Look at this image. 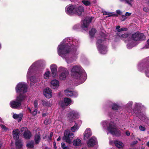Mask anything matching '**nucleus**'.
<instances>
[{"mask_svg":"<svg viewBox=\"0 0 149 149\" xmlns=\"http://www.w3.org/2000/svg\"><path fill=\"white\" fill-rule=\"evenodd\" d=\"M70 40L69 38L65 39L58 46L57 48L58 53L59 55L63 57L65 54L69 53H74L76 51L75 42H73V43L70 46L68 45L66 42H68Z\"/></svg>","mask_w":149,"mask_h":149,"instance_id":"nucleus-1","label":"nucleus"},{"mask_svg":"<svg viewBox=\"0 0 149 149\" xmlns=\"http://www.w3.org/2000/svg\"><path fill=\"white\" fill-rule=\"evenodd\" d=\"M71 74L74 78L80 80V83H83L86 78V73L82 67L79 65L73 66L71 70Z\"/></svg>","mask_w":149,"mask_h":149,"instance_id":"nucleus-2","label":"nucleus"},{"mask_svg":"<svg viewBox=\"0 0 149 149\" xmlns=\"http://www.w3.org/2000/svg\"><path fill=\"white\" fill-rule=\"evenodd\" d=\"M101 124L104 128H107V130L112 134L117 136L120 135V130L116 129L113 123L111 122L109 123L107 121H104L102 122Z\"/></svg>","mask_w":149,"mask_h":149,"instance_id":"nucleus-3","label":"nucleus"},{"mask_svg":"<svg viewBox=\"0 0 149 149\" xmlns=\"http://www.w3.org/2000/svg\"><path fill=\"white\" fill-rule=\"evenodd\" d=\"M25 97V96L20 94L17 97L16 100H12L10 102V106L13 108L19 109L21 105V102L24 100Z\"/></svg>","mask_w":149,"mask_h":149,"instance_id":"nucleus-4","label":"nucleus"},{"mask_svg":"<svg viewBox=\"0 0 149 149\" xmlns=\"http://www.w3.org/2000/svg\"><path fill=\"white\" fill-rule=\"evenodd\" d=\"M45 63V62L44 61L42 60H39L36 61V62L33 63L32 65L29 69L27 74V78L28 81H30L33 84L34 82H35V78L33 76H32L31 78H30V76L31 74V73L33 71L32 67L36 66L38 65H41L42 64H44Z\"/></svg>","mask_w":149,"mask_h":149,"instance_id":"nucleus-5","label":"nucleus"},{"mask_svg":"<svg viewBox=\"0 0 149 149\" xmlns=\"http://www.w3.org/2000/svg\"><path fill=\"white\" fill-rule=\"evenodd\" d=\"M67 119L70 122L73 121V118H78L79 114L77 111L70 109L67 112Z\"/></svg>","mask_w":149,"mask_h":149,"instance_id":"nucleus-6","label":"nucleus"},{"mask_svg":"<svg viewBox=\"0 0 149 149\" xmlns=\"http://www.w3.org/2000/svg\"><path fill=\"white\" fill-rule=\"evenodd\" d=\"M104 40L103 38L102 40L99 39L97 43V45L98 50L100 53L102 54H105L107 51L106 47L103 46L102 44V41Z\"/></svg>","mask_w":149,"mask_h":149,"instance_id":"nucleus-7","label":"nucleus"},{"mask_svg":"<svg viewBox=\"0 0 149 149\" xmlns=\"http://www.w3.org/2000/svg\"><path fill=\"white\" fill-rule=\"evenodd\" d=\"M74 134L67 130H65L64 132V136L63 137V139L69 144H71L72 143V139L74 137Z\"/></svg>","mask_w":149,"mask_h":149,"instance_id":"nucleus-8","label":"nucleus"},{"mask_svg":"<svg viewBox=\"0 0 149 149\" xmlns=\"http://www.w3.org/2000/svg\"><path fill=\"white\" fill-rule=\"evenodd\" d=\"M27 89L26 85L23 82L18 83L16 87V91L17 93H25Z\"/></svg>","mask_w":149,"mask_h":149,"instance_id":"nucleus-9","label":"nucleus"},{"mask_svg":"<svg viewBox=\"0 0 149 149\" xmlns=\"http://www.w3.org/2000/svg\"><path fill=\"white\" fill-rule=\"evenodd\" d=\"M58 72L61 73L59 75L60 79L61 80L65 79L68 74L67 70L64 68L60 67L58 69Z\"/></svg>","mask_w":149,"mask_h":149,"instance_id":"nucleus-10","label":"nucleus"},{"mask_svg":"<svg viewBox=\"0 0 149 149\" xmlns=\"http://www.w3.org/2000/svg\"><path fill=\"white\" fill-rule=\"evenodd\" d=\"M75 5H69L65 8V13L68 15H73L75 14Z\"/></svg>","mask_w":149,"mask_h":149,"instance_id":"nucleus-11","label":"nucleus"},{"mask_svg":"<svg viewBox=\"0 0 149 149\" xmlns=\"http://www.w3.org/2000/svg\"><path fill=\"white\" fill-rule=\"evenodd\" d=\"M132 37L133 40L136 41L140 40H144L145 38V37L143 33L139 32L133 34L132 36Z\"/></svg>","mask_w":149,"mask_h":149,"instance_id":"nucleus-12","label":"nucleus"},{"mask_svg":"<svg viewBox=\"0 0 149 149\" xmlns=\"http://www.w3.org/2000/svg\"><path fill=\"white\" fill-rule=\"evenodd\" d=\"M93 17H87L83 22V24L82 26V29L85 30L87 31L89 24L90 23Z\"/></svg>","mask_w":149,"mask_h":149,"instance_id":"nucleus-13","label":"nucleus"},{"mask_svg":"<svg viewBox=\"0 0 149 149\" xmlns=\"http://www.w3.org/2000/svg\"><path fill=\"white\" fill-rule=\"evenodd\" d=\"M65 95L68 96H72L74 97H77L78 95L77 92L73 91L72 89L68 88L65 90Z\"/></svg>","mask_w":149,"mask_h":149,"instance_id":"nucleus-14","label":"nucleus"},{"mask_svg":"<svg viewBox=\"0 0 149 149\" xmlns=\"http://www.w3.org/2000/svg\"><path fill=\"white\" fill-rule=\"evenodd\" d=\"M24 132V137L26 139H29L31 136V135L30 131L28 130L26 127H23L21 129V133Z\"/></svg>","mask_w":149,"mask_h":149,"instance_id":"nucleus-15","label":"nucleus"},{"mask_svg":"<svg viewBox=\"0 0 149 149\" xmlns=\"http://www.w3.org/2000/svg\"><path fill=\"white\" fill-rule=\"evenodd\" d=\"M84 7L81 6L75 5V14L78 16L81 15L84 12Z\"/></svg>","mask_w":149,"mask_h":149,"instance_id":"nucleus-16","label":"nucleus"},{"mask_svg":"<svg viewBox=\"0 0 149 149\" xmlns=\"http://www.w3.org/2000/svg\"><path fill=\"white\" fill-rule=\"evenodd\" d=\"M43 95L47 98H51L52 95V90L48 87L46 88L44 90Z\"/></svg>","mask_w":149,"mask_h":149,"instance_id":"nucleus-17","label":"nucleus"},{"mask_svg":"<svg viewBox=\"0 0 149 149\" xmlns=\"http://www.w3.org/2000/svg\"><path fill=\"white\" fill-rule=\"evenodd\" d=\"M97 142V139L94 136H92L87 141V145L89 147H93Z\"/></svg>","mask_w":149,"mask_h":149,"instance_id":"nucleus-18","label":"nucleus"},{"mask_svg":"<svg viewBox=\"0 0 149 149\" xmlns=\"http://www.w3.org/2000/svg\"><path fill=\"white\" fill-rule=\"evenodd\" d=\"M57 66L55 64H52L50 67V69L52 73V76L56 78L57 76Z\"/></svg>","mask_w":149,"mask_h":149,"instance_id":"nucleus-19","label":"nucleus"},{"mask_svg":"<svg viewBox=\"0 0 149 149\" xmlns=\"http://www.w3.org/2000/svg\"><path fill=\"white\" fill-rule=\"evenodd\" d=\"M59 82L56 79H53L50 82V87L53 89H56L58 88L59 86Z\"/></svg>","mask_w":149,"mask_h":149,"instance_id":"nucleus-20","label":"nucleus"},{"mask_svg":"<svg viewBox=\"0 0 149 149\" xmlns=\"http://www.w3.org/2000/svg\"><path fill=\"white\" fill-rule=\"evenodd\" d=\"M92 135V132L89 128H87L84 133V139L85 140L88 139Z\"/></svg>","mask_w":149,"mask_h":149,"instance_id":"nucleus-21","label":"nucleus"},{"mask_svg":"<svg viewBox=\"0 0 149 149\" xmlns=\"http://www.w3.org/2000/svg\"><path fill=\"white\" fill-rule=\"evenodd\" d=\"M64 103L62 101L60 102L59 104L62 107H63L69 104L71 102V100L68 98H65L64 99Z\"/></svg>","mask_w":149,"mask_h":149,"instance_id":"nucleus-22","label":"nucleus"},{"mask_svg":"<svg viewBox=\"0 0 149 149\" xmlns=\"http://www.w3.org/2000/svg\"><path fill=\"white\" fill-rule=\"evenodd\" d=\"M22 117L23 114L22 113L17 114L13 113V117L14 119L17 120L18 122L21 121Z\"/></svg>","mask_w":149,"mask_h":149,"instance_id":"nucleus-23","label":"nucleus"},{"mask_svg":"<svg viewBox=\"0 0 149 149\" xmlns=\"http://www.w3.org/2000/svg\"><path fill=\"white\" fill-rule=\"evenodd\" d=\"M13 136L14 139L16 140L19 138V134H21V131H19L18 129L14 130L13 132Z\"/></svg>","mask_w":149,"mask_h":149,"instance_id":"nucleus-24","label":"nucleus"},{"mask_svg":"<svg viewBox=\"0 0 149 149\" xmlns=\"http://www.w3.org/2000/svg\"><path fill=\"white\" fill-rule=\"evenodd\" d=\"M115 145L119 149H123L124 147V144L120 141L116 140L114 142Z\"/></svg>","mask_w":149,"mask_h":149,"instance_id":"nucleus-25","label":"nucleus"},{"mask_svg":"<svg viewBox=\"0 0 149 149\" xmlns=\"http://www.w3.org/2000/svg\"><path fill=\"white\" fill-rule=\"evenodd\" d=\"M40 104L45 107H49L51 106V104L49 102L43 100H41Z\"/></svg>","mask_w":149,"mask_h":149,"instance_id":"nucleus-26","label":"nucleus"},{"mask_svg":"<svg viewBox=\"0 0 149 149\" xmlns=\"http://www.w3.org/2000/svg\"><path fill=\"white\" fill-rule=\"evenodd\" d=\"M15 145L16 148L18 149H21L22 148L23 143L20 140H19L16 141Z\"/></svg>","mask_w":149,"mask_h":149,"instance_id":"nucleus-27","label":"nucleus"},{"mask_svg":"<svg viewBox=\"0 0 149 149\" xmlns=\"http://www.w3.org/2000/svg\"><path fill=\"white\" fill-rule=\"evenodd\" d=\"M73 145L75 146H79L81 144V140L79 139H74L72 142Z\"/></svg>","mask_w":149,"mask_h":149,"instance_id":"nucleus-28","label":"nucleus"},{"mask_svg":"<svg viewBox=\"0 0 149 149\" xmlns=\"http://www.w3.org/2000/svg\"><path fill=\"white\" fill-rule=\"evenodd\" d=\"M80 125H78L77 123H75L74 125L71 127V130L72 132H74L78 130Z\"/></svg>","mask_w":149,"mask_h":149,"instance_id":"nucleus-29","label":"nucleus"},{"mask_svg":"<svg viewBox=\"0 0 149 149\" xmlns=\"http://www.w3.org/2000/svg\"><path fill=\"white\" fill-rule=\"evenodd\" d=\"M34 140L35 143L38 144L40 140V135L39 134H37L35 136Z\"/></svg>","mask_w":149,"mask_h":149,"instance_id":"nucleus-30","label":"nucleus"},{"mask_svg":"<svg viewBox=\"0 0 149 149\" xmlns=\"http://www.w3.org/2000/svg\"><path fill=\"white\" fill-rule=\"evenodd\" d=\"M26 146L29 149H32L34 146L33 142L32 141L28 142L26 144Z\"/></svg>","mask_w":149,"mask_h":149,"instance_id":"nucleus-31","label":"nucleus"},{"mask_svg":"<svg viewBox=\"0 0 149 149\" xmlns=\"http://www.w3.org/2000/svg\"><path fill=\"white\" fill-rule=\"evenodd\" d=\"M50 75V72L49 70H47L45 73L44 75V78L45 79H48Z\"/></svg>","mask_w":149,"mask_h":149,"instance_id":"nucleus-32","label":"nucleus"},{"mask_svg":"<svg viewBox=\"0 0 149 149\" xmlns=\"http://www.w3.org/2000/svg\"><path fill=\"white\" fill-rule=\"evenodd\" d=\"M137 116L139 117L144 122H146L147 120L146 116L143 114H140L139 115H137Z\"/></svg>","mask_w":149,"mask_h":149,"instance_id":"nucleus-33","label":"nucleus"},{"mask_svg":"<svg viewBox=\"0 0 149 149\" xmlns=\"http://www.w3.org/2000/svg\"><path fill=\"white\" fill-rule=\"evenodd\" d=\"M103 13L104 15H108V16L109 17L113 15L117 16V15L116 14H113L112 13L108 12L106 11H103Z\"/></svg>","mask_w":149,"mask_h":149,"instance_id":"nucleus-34","label":"nucleus"},{"mask_svg":"<svg viewBox=\"0 0 149 149\" xmlns=\"http://www.w3.org/2000/svg\"><path fill=\"white\" fill-rule=\"evenodd\" d=\"M82 2L86 6H90L91 4L90 1H82Z\"/></svg>","mask_w":149,"mask_h":149,"instance_id":"nucleus-35","label":"nucleus"},{"mask_svg":"<svg viewBox=\"0 0 149 149\" xmlns=\"http://www.w3.org/2000/svg\"><path fill=\"white\" fill-rule=\"evenodd\" d=\"M28 109H29V112L31 113L33 115L35 116L37 114V110L36 109H34V110H33V111H32V109H31L29 108H28Z\"/></svg>","mask_w":149,"mask_h":149,"instance_id":"nucleus-36","label":"nucleus"},{"mask_svg":"<svg viewBox=\"0 0 149 149\" xmlns=\"http://www.w3.org/2000/svg\"><path fill=\"white\" fill-rule=\"evenodd\" d=\"M96 32V30L95 29L93 28L91 31L89 32V34L90 36L93 37Z\"/></svg>","mask_w":149,"mask_h":149,"instance_id":"nucleus-37","label":"nucleus"},{"mask_svg":"<svg viewBox=\"0 0 149 149\" xmlns=\"http://www.w3.org/2000/svg\"><path fill=\"white\" fill-rule=\"evenodd\" d=\"M61 146L63 149H68L69 147L65 146V144L63 143H61Z\"/></svg>","mask_w":149,"mask_h":149,"instance_id":"nucleus-38","label":"nucleus"},{"mask_svg":"<svg viewBox=\"0 0 149 149\" xmlns=\"http://www.w3.org/2000/svg\"><path fill=\"white\" fill-rule=\"evenodd\" d=\"M118 106L115 104H113L112 106V109L113 110L118 109Z\"/></svg>","mask_w":149,"mask_h":149,"instance_id":"nucleus-39","label":"nucleus"},{"mask_svg":"<svg viewBox=\"0 0 149 149\" xmlns=\"http://www.w3.org/2000/svg\"><path fill=\"white\" fill-rule=\"evenodd\" d=\"M146 74L147 76L149 77V66L147 68L146 71Z\"/></svg>","mask_w":149,"mask_h":149,"instance_id":"nucleus-40","label":"nucleus"},{"mask_svg":"<svg viewBox=\"0 0 149 149\" xmlns=\"http://www.w3.org/2000/svg\"><path fill=\"white\" fill-rule=\"evenodd\" d=\"M129 35L127 33H125L124 34H123L120 36H119V37H122L123 38H126L128 37Z\"/></svg>","mask_w":149,"mask_h":149,"instance_id":"nucleus-41","label":"nucleus"},{"mask_svg":"<svg viewBox=\"0 0 149 149\" xmlns=\"http://www.w3.org/2000/svg\"><path fill=\"white\" fill-rule=\"evenodd\" d=\"M125 3H127L128 4V5L131 6H132V1H125Z\"/></svg>","mask_w":149,"mask_h":149,"instance_id":"nucleus-42","label":"nucleus"},{"mask_svg":"<svg viewBox=\"0 0 149 149\" xmlns=\"http://www.w3.org/2000/svg\"><path fill=\"white\" fill-rule=\"evenodd\" d=\"M127 28H122L118 30V31L120 32L123 31H127Z\"/></svg>","mask_w":149,"mask_h":149,"instance_id":"nucleus-43","label":"nucleus"},{"mask_svg":"<svg viewBox=\"0 0 149 149\" xmlns=\"http://www.w3.org/2000/svg\"><path fill=\"white\" fill-rule=\"evenodd\" d=\"M131 14H132V13H131L127 12L125 14V16L126 17H127V18L129 16H130Z\"/></svg>","mask_w":149,"mask_h":149,"instance_id":"nucleus-44","label":"nucleus"},{"mask_svg":"<svg viewBox=\"0 0 149 149\" xmlns=\"http://www.w3.org/2000/svg\"><path fill=\"white\" fill-rule=\"evenodd\" d=\"M139 129L141 131H144L145 130V128L142 126H140L139 127Z\"/></svg>","mask_w":149,"mask_h":149,"instance_id":"nucleus-45","label":"nucleus"},{"mask_svg":"<svg viewBox=\"0 0 149 149\" xmlns=\"http://www.w3.org/2000/svg\"><path fill=\"white\" fill-rule=\"evenodd\" d=\"M1 128L3 130H8L7 128H6L5 126L3 125H0Z\"/></svg>","mask_w":149,"mask_h":149,"instance_id":"nucleus-46","label":"nucleus"},{"mask_svg":"<svg viewBox=\"0 0 149 149\" xmlns=\"http://www.w3.org/2000/svg\"><path fill=\"white\" fill-rule=\"evenodd\" d=\"M127 18V17H126L125 16V15H123L122 16V17L121 18V20L123 21H124L125 19H126Z\"/></svg>","mask_w":149,"mask_h":149,"instance_id":"nucleus-47","label":"nucleus"},{"mask_svg":"<svg viewBox=\"0 0 149 149\" xmlns=\"http://www.w3.org/2000/svg\"><path fill=\"white\" fill-rule=\"evenodd\" d=\"M134 45H130V44H128L127 45V47L128 49H130L131 48L134 47Z\"/></svg>","mask_w":149,"mask_h":149,"instance_id":"nucleus-48","label":"nucleus"},{"mask_svg":"<svg viewBox=\"0 0 149 149\" xmlns=\"http://www.w3.org/2000/svg\"><path fill=\"white\" fill-rule=\"evenodd\" d=\"M34 106L36 107H37L38 105V102L37 100H35L34 101Z\"/></svg>","mask_w":149,"mask_h":149,"instance_id":"nucleus-49","label":"nucleus"},{"mask_svg":"<svg viewBox=\"0 0 149 149\" xmlns=\"http://www.w3.org/2000/svg\"><path fill=\"white\" fill-rule=\"evenodd\" d=\"M138 143L137 141H134L131 144V145L133 146L136 144Z\"/></svg>","mask_w":149,"mask_h":149,"instance_id":"nucleus-50","label":"nucleus"},{"mask_svg":"<svg viewBox=\"0 0 149 149\" xmlns=\"http://www.w3.org/2000/svg\"><path fill=\"white\" fill-rule=\"evenodd\" d=\"M49 119H47L44 121V123L45 124H47L49 123Z\"/></svg>","mask_w":149,"mask_h":149,"instance_id":"nucleus-51","label":"nucleus"},{"mask_svg":"<svg viewBox=\"0 0 149 149\" xmlns=\"http://www.w3.org/2000/svg\"><path fill=\"white\" fill-rule=\"evenodd\" d=\"M132 104V101H129L127 103V104L129 107L131 106Z\"/></svg>","mask_w":149,"mask_h":149,"instance_id":"nucleus-52","label":"nucleus"},{"mask_svg":"<svg viewBox=\"0 0 149 149\" xmlns=\"http://www.w3.org/2000/svg\"><path fill=\"white\" fill-rule=\"evenodd\" d=\"M116 12L117 13L119 14H120L121 13V11L119 10H117L116 11Z\"/></svg>","mask_w":149,"mask_h":149,"instance_id":"nucleus-53","label":"nucleus"},{"mask_svg":"<svg viewBox=\"0 0 149 149\" xmlns=\"http://www.w3.org/2000/svg\"><path fill=\"white\" fill-rule=\"evenodd\" d=\"M79 27V26L78 25H75L73 27V28H74V29H76L77 28H78Z\"/></svg>","mask_w":149,"mask_h":149,"instance_id":"nucleus-54","label":"nucleus"},{"mask_svg":"<svg viewBox=\"0 0 149 149\" xmlns=\"http://www.w3.org/2000/svg\"><path fill=\"white\" fill-rule=\"evenodd\" d=\"M54 146L55 149H57V147L56 146V143L55 142L54 143Z\"/></svg>","mask_w":149,"mask_h":149,"instance_id":"nucleus-55","label":"nucleus"},{"mask_svg":"<svg viewBox=\"0 0 149 149\" xmlns=\"http://www.w3.org/2000/svg\"><path fill=\"white\" fill-rule=\"evenodd\" d=\"M126 134L128 136H129L130 134V132L129 131L126 132Z\"/></svg>","mask_w":149,"mask_h":149,"instance_id":"nucleus-56","label":"nucleus"},{"mask_svg":"<svg viewBox=\"0 0 149 149\" xmlns=\"http://www.w3.org/2000/svg\"><path fill=\"white\" fill-rule=\"evenodd\" d=\"M2 146V142H1V141L0 140V148H1Z\"/></svg>","mask_w":149,"mask_h":149,"instance_id":"nucleus-57","label":"nucleus"},{"mask_svg":"<svg viewBox=\"0 0 149 149\" xmlns=\"http://www.w3.org/2000/svg\"><path fill=\"white\" fill-rule=\"evenodd\" d=\"M120 26H117L116 27V29L118 30H118L120 29Z\"/></svg>","mask_w":149,"mask_h":149,"instance_id":"nucleus-58","label":"nucleus"},{"mask_svg":"<svg viewBox=\"0 0 149 149\" xmlns=\"http://www.w3.org/2000/svg\"><path fill=\"white\" fill-rule=\"evenodd\" d=\"M53 135V133L52 132H51L50 134V137L49 138V139L51 140V137Z\"/></svg>","mask_w":149,"mask_h":149,"instance_id":"nucleus-59","label":"nucleus"},{"mask_svg":"<svg viewBox=\"0 0 149 149\" xmlns=\"http://www.w3.org/2000/svg\"><path fill=\"white\" fill-rule=\"evenodd\" d=\"M147 43H148V47H147V48H149V39H148V40L147 41Z\"/></svg>","mask_w":149,"mask_h":149,"instance_id":"nucleus-60","label":"nucleus"},{"mask_svg":"<svg viewBox=\"0 0 149 149\" xmlns=\"http://www.w3.org/2000/svg\"><path fill=\"white\" fill-rule=\"evenodd\" d=\"M61 137H59L57 139V141H59L61 140Z\"/></svg>","mask_w":149,"mask_h":149,"instance_id":"nucleus-61","label":"nucleus"},{"mask_svg":"<svg viewBox=\"0 0 149 149\" xmlns=\"http://www.w3.org/2000/svg\"><path fill=\"white\" fill-rule=\"evenodd\" d=\"M143 10L147 12L148 10L146 8H143Z\"/></svg>","mask_w":149,"mask_h":149,"instance_id":"nucleus-62","label":"nucleus"},{"mask_svg":"<svg viewBox=\"0 0 149 149\" xmlns=\"http://www.w3.org/2000/svg\"><path fill=\"white\" fill-rule=\"evenodd\" d=\"M147 145L148 146H149V141L147 143Z\"/></svg>","mask_w":149,"mask_h":149,"instance_id":"nucleus-63","label":"nucleus"},{"mask_svg":"<svg viewBox=\"0 0 149 149\" xmlns=\"http://www.w3.org/2000/svg\"><path fill=\"white\" fill-rule=\"evenodd\" d=\"M139 103H136V106H138V105H139Z\"/></svg>","mask_w":149,"mask_h":149,"instance_id":"nucleus-64","label":"nucleus"}]
</instances>
